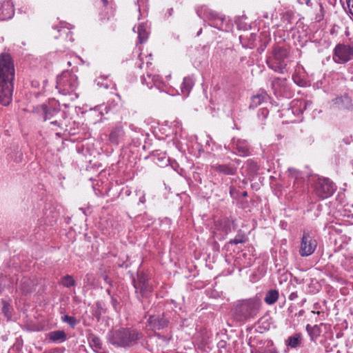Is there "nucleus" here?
Here are the masks:
<instances>
[{"label": "nucleus", "mask_w": 353, "mask_h": 353, "mask_svg": "<svg viewBox=\"0 0 353 353\" xmlns=\"http://www.w3.org/2000/svg\"><path fill=\"white\" fill-rule=\"evenodd\" d=\"M3 290V285L2 284L1 280L0 279V293L2 292Z\"/></svg>", "instance_id": "38"}, {"label": "nucleus", "mask_w": 353, "mask_h": 353, "mask_svg": "<svg viewBox=\"0 0 353 353\" xmlns=\"http://www.w3.org/2000/svg\"><path fill=\"white\" fill-rule=\"evenodd\" d=\"M261 301L256 297L240 301L234 310V316L238 321L254 318L259 313Z\"/></svg>", "instance_id": "2"}, {"label": "nucleus", "mask_w": 353, "mask_h": 353, "mask_svg": "<svg viewBox=\"0 0 353 353\" xmlns=\"http://www.w3.org/2000/svg\"><path fill=\"white\" fill-rule=\"evenodd\" d=\"M14 14V9L9 1H4L0 8V17L2 19L11 18Z\"/></svg>", "instance_id": "14"}, {"label": "nucleus", "mask_w": 353, "mask_h": 353, "mask_svg": "<svg viewBox=\"0 0 353 353\" xmlns=\"http://www.w3.org/2000/svg\"><path fill=\"white\" fill-rule=\"evenodd\" d=\"M148 79H150L152 80V81L153 82L154 85H156V86H158L159 85V77L158 76H151V75H148Z\"/></svg>", "instance_id": "32"}, {"label": "nucleus", "mask_w": 353, "mask_h": 353, "mask_svg": "<svg viewBox=\"0 0 353 353\" xmlns=\"http://www.w3.org/2000/svg\"><path fill=\"white\" fill-rule=\"evenodd\" d=\"M107 292L111 296V303H112V305L114 309L116 311H118L120 309V303H119L118 299L117 297L111 295L109 290H108Z\"/></svg>", "instance_id": "29"}, {"label": "nucleus", "mask_w": 353, "mask_h": 353, "mask_svg": "<svg viewBox=\"0 0 353 353\" xmlns=\"http://www.w3.org/2000/svg\"><path fill=\"white\" fill-rule=\"evenodd\" d=\"M47 338L53 343H61L66 341L67 335L63 330H54L48 333Z\"/></svg>", "instance_id": "11"}, {"label": "nucleus", "mask_w": 353, "mask_h": 353, "mask_svg": "<svg viewBox=\"0 0 353 353\" xmlns=\"http://www.w3.org/2000/svg\"><path fill=\"white\" fill-rule=\"evenodd\" d=\"M213 168L215 171L227 175H232L236 172V168L230 165H214Z\"/></svg>", "instance_id": "16"}, {"label": "nucleus", "mask_w": 353, "mask_h": 353, "mask_svg": "<svg viewBox=\"0 0 353 353\" xmlns=\"http://www.w3.org/2000/svg\"><path fill=\"white\" fill-rule=\"evenodd\" d=\"M99 353H105V352H99Z\"/></svg>", "instance_id": "44"}, {"label": "nucleus", "mask_w": 353, "mask_h": 353, "mask_svg": "<svg viewBox=\"0 0 353 353\" xmlns=\"http://www.w3.org/2000/svg\"><path fill=\"white\" fill-rule=\"evenodd\" d=\"M284 82V79H281L279 78L274 79L272 82V88L276 90L279 86H280Z\"/></svg>", "instance_id": "30"}, {"label": "nucleus", "mask_w": 353, "mask_h": 353, "mask_svg": "<svg viewBox=\"0 0 353 353\" xmlns=\"http://www.w3.org/2000/svg\"><path fill=\"white\" fill-rule=\"evenodd\" d=\"M52 124H57V121H52L51 122Z\"/></svg>", "instance_id": "42"}, {"label": "nucleus", "mask_w": 353, "mask_h": 353, "mask_svg": "<svg viewBox=\"0 0 353 353\" xmlns=\"http://www.w3.org/2000/svg\"><path fill=\"white\" fill-rule=\"evenodd\" d=\"M317 246L316 239L309 233L304 232L301 238L299 254L301 256H308L312 255Z\"/></svg>", "instance_id": "7"}, {"label": "nucleus", "mask_w": 353, "mask_h": 353, "mask_svg": "<svg viewBox=\"0 0 353 353\" xmlns=\"http://www.w3.org/2000/svg\"><path fill=\"white\" fill-rule=\"evenodd\" d=\"M137 290L139 289L143 296H147L148 293L151 292L152 288L149 284L145 281H142L141 279L138 283L134 285Z\"/></svg>", "instance_id": "21"}, {"label": "nucleus", "mask_w": 353, "mask_h": 353, "mask_svg": "<svg viewBox=\"0 0 353 353\" xmlns=\"http://www.w3.org/2000/svg\"><path fill=\"white\" fill-rule=\"evenodd\" d=\"M140 201L142 202V203H144V201H145L144 196L140 198Z\"/></svg>", "instance_id": "41"}, {"label": "nucleus", "mask_w": 353, "mask_h": 353, "mask_svg": "<svg viewBox=\"0 0 353 353\" xmlns=\"http://www.w3.org/2000/svg\"><path fill=\"white\" fill-rule=\"evenodd\" d=\"M298 3L301 5L312 6L311 0H298Z\"/></svg>", "instance_id": "34"}, {"label": "nucleus", "mask_w": 353, "mask_h": 353, "mask_svg": "<svg viewBox=\"0 0 353 353\" xmlns=\"http://www.w3.org/2000/svg\"><path fill=\"white\" fill-rule=\"evenodd\" d=\"M105 312V310H104V308H103V304L100 303V302H97L96 303V307H95V310H94V315L98 319H99L101 316Z\"/></svg>", "instance_id": "26"}, {"label": "nucleus", "mask_w": 353, "mask_h": 353, "mask_svg": "<svg viewBox=\"0 0 353 353\" xmlns=\"http://www.w3.org/2000/svg\"><path fill=\"white\" fill-rule=\"evenodd\" d=\"M88 340L90 345L94 349L95 352L99 353V351L102 349V343L101 339L98 336L92 334L88 338Z\"/></svg>", "instance_id": "20"}, {"label": "nucleus", "mask_w": 353, "mask_h": 353, "mask_svg": "<svg viewBox=\"0 0 353 353\" xmlns=\"http://www.w3.org/2000/svg\"><path fill=\"white\" fill-rule=\"evenodd\" d=\"M61 321L68 324L72 327H74L79 323V321L74 317L68 315H64L61 316Z\"/></svg>", "instance_id": "25"}, {"label": "nucleus", "mask_w": 353, "mask_h": 353, "mask_svg": "<svg viewBox=\"0 0 353 353\" xmlns=\"http://www.w3.org/2000/svg\"><path fill=\"white\" fill-rule=\"evenodd\" d=\"M142 83L146 84L149 88H152V85H150V83L148 81L145 77L142 78Z\"/></svg>", "instance_id": "36"}, {"label": "nucleus", "mask_w": 353, "mask_h": 353, "mask_svg": "<svg viewBox=\"0 0 353 353\" xmlns=\"http://www.w3.org/2000/svg\"><path fill=\"white\" fill-rule=\"evenodd\" d=\"M61 283L65 287L70 288L75 285V281L71 276L67 275L62 279Z\"/></svg>", "instance_id": "27"}, {"label": "nucleus", "mask_w": 353, "mask_h": 353, "mask_svg": "<svg viewBox=\"0 0 353 353\" xmlns=\"http://www.w3.org/2000/svg\"><path fill=\"white\" fill-rule=\"evenodd\" d=\"M77 85V76L68 71H64L57 77L56 87L63 95L74 94L76 97H78V94L75 92Z\"/></svg>", "instance_id": "4"}, {"label": "nucleus", "mask_w": 353, "mask_h": 353, "mask_svg": "<svg viewBox=\"0 0 353 353\" xmlns=\"http://www.w3.org/2000/svg\"><path fill=\"white\" fill-rule=\"evenodd\" d=\"M148 321V326H150V328L152 330H161L166 327L168 324V321L161 316H151Z\"/></svg>", "instance_id": "10"}, {"label": "nucleus", "mask_w": 353, "mask_h": 353, "mask_svg": "<svg viewBox=\"0 0 353 353\" xmlns=\"http://www.w3.org/2000/svg\"><path fill=\"white\" fill-rule=\"evenodd\" d=\"M332 106L338 109H350L352 107V100L347 94L337 97L332 100Z\"/></svg>", "instance_id": "9"}, {"label": "nucleus", "mask_w": 353, "mask_h": 353, "mask_svg": "<svg viewBox=\"0 0 353 353\" xmlns=\"http://www.w3.org/2000/svg\"><path fill=\"white\" fill-rule=\"evenodd\" d=\"M102 1L103 2L104 5H107L108 3V0H102Z\"/></svg>", "instance_id": "40"}, {"label": "nucleus", "mask_w": 353, "mask_h": 353, "mask_svg": "<svg viewBox=\"0 0 353 353\" xmlns=\"http://www.w3.org/2000/svg\"><path fill=\"white\" fill-rule=\"evenodd\" d=\"M298 298V294L296 292H293L289 295V299L291 301H294Z\"/></svg>", "instance_id": "35"}, {"label": "nucleus", "mask_w": 353, "mask_h": 353, "mask_svg": "<svg viewBox=\"0 0 353 353\" xmlns=\"http://www.w3.org/2000/svg\"><path fill=\"white\" fill-rule=\"evenodd\" d=\"M288 57L287 49L276 46L273 49L272 54L267 59V64L275 72L283 73L287 66L285 59Z\"/></svg>", "instance_id": "5"}, {"label": "nucleus", "mask_w": 353, "mask_h": 353, "mask_svg": "<svg viewBox=\"0 0 353 353\" xmlns=\"http://www.w3.org/2000/svg\"><path fill=\"white\" fill-rule=\"evenodd\" d=\"M234 148L236 149L239 155L242 157L248 156L249 148L247 142L245 140L238 139L236 141H234Z\"/></svg>", "instance_id": "13"}, {"label": "nucleus", "mask_w": 353, "mask_h": 353, "mask_svg": "<svg viewBox=\"0 0 353 353\" xmlns=\"http://www.w3.org/2000/svg\"><path fill=\"white\" fill-rule=\"evenodd\" d=\"M161 339H162L163 341H165V342H168L170 341V338H166L163 336H161Z\"/></svg>", "instance_id": "39"}, {"label": "nucleus", "mask_w": 353, "mask_h": 353, "mask_svg": "<svg viewBox=\"0 0 353 353\" xmlns=\"http://www.w3.org/2000/svg\"><path fill=\"white\" fill-rule=\"evenodd\" d=\"M245 239L243 236H236L234 239L230 241L231 243L238 244L245 242Z\"/></svg>", "instance_id": "31"}, {"label": "nucleus", "mask_w": 353, "mask_h": 353, "mask_svg": "<svg viewBox=\"0 0 353 353\" xmlns=\"http://www.w3.org/2000/svg\"><path fill=\"white\" fill-rule=\"evenodd\" d=\"M137 33L140 43L145 42L148 36V27L145 24L141 23L137 27Z\"/></svg>", "instance_id": "18"}, {"label": "nucleus", "mask_w": 353, "mask_h": 353, "mask_svg": "<svg viewBox=\"0 0 353 353\" xmlns=\"http://www.w3.org/2000/svg\"><path fill=\"white\" fill-rule=\"evenodd\" d=\"M252 353H254L252 352ZM254 353H279L272 341H269L267 345L262 349L256 351Z\"/></svg>", "instance_id": "23"}, {"label": "nucleus", "mask_w": 353, "mask_h": 353, "mask_svg": "<svg viewBox=\"0 0 353 353\" xmlns=\"http://www.w3.org/2000/svg\"><path fill=\"white\" fill-rule=\"evenodd\" d=\"M124 132L123 127L121 125H117L114 127L110 134V140L111 142L117 143L119 140L123 136Z\"/></svg>", "instance_id": "17"}, {"label": "nucleus", "mask_w": 353, "mask_h": 353, "mask_svg": "<svg viewBox=\"0 0 353 353\" xmlns=\"http://www.w3.org/2000/svg\"><path fill=\"white\" fill-rule=\"evenodd\" d=\"M350 13L353 16V0H347Z\"/></svg>", "instance_id": "33"}, {"label": "nucleus", "mask_w": 353, "mask_h": 353, "mask_svg": "<svg viewBox=\"0 0 353 353\" xmlns=\"http://www.w3.org/2000/svg\"><path fill=\"white\" fill-rule=\"evenodd\" d=\"M194 85V81L190 77H185L181 85V92L185 96H188Z\"/></svg>", "instance_id": "19"}, {"label": "nucleus", "mask_w": 353, "mask_h": 353, "mask_svg": "<svg viewBox=\"0 0 353 353\" xmlns=\"http://www.w3.org/2000/svg\"><path fill=\"white\" fill-rule=\"evenodd\" d=\"M57 352H59V351H58V349L56 348V349L50 350L48 351H46L43 353H57Z\"/></svg>", "instance_id": "37"}, {"label": "nucleus", "mask_w": 353, "mask_h": 353, "mask_svg": "<svg viewBox=\"0 0 353 353\" xmlns=\"http://www.w3.org/2000/svg\"><path fill=\"white\" fill-rule=\"evenodd\" d=\"M309 327H310V325H307V327H306L307 330H308Z\"/></svg>", "instance_id": "43"}, {"label": "nucleus", "mask_w": 353, "mask_h": 353, "mask_svg": "<svg viewBox=\"0 0 353 353\" xmlns=\"http://www.w3.org/2000/svg\"><path fill=\"white\" fill-rule=\"evenodd\" d=\"M44 120L52 119L59 112L58 107L43 105L41 106Z\"/></svg>", "instance_id": "12"}, {"label": "nucleus", "mask_w": 353, "mask_h": 353, "mask_svg": "<svg viewBox=\"0 0 353 353\" xmlns=\"http://www.w3.org/2000/svg\"><path fill=\"white\" fill-rule=\"evenodd\" d=\"M336 190L334 183L326 178L319 179L315 186V193L321 199H326L333 194Z\"/></svg>", "instance_id": "6"}, {"label": "nucleus", "mask_w": 353, "mask_h": 353, "mask_svg": "<svg viewBox=\"0 0 353 353\" xmlns=\"http://www.w3.org/2000/svg\"><path fill=\"white\" fill-rule=\"evenodd\" d=\"M14 68L9 54L0 55V103L9 105L12 99Z\"/></svg>", "instance_id": "1"}, {"label": "nucleus", "mask_w": 353, "mask_h": 353, "mask_svg": "<svg viewBox=\"0 0 353 353\" xmlns=\"http://www.w3.org/2000/svg\"><path fill=\"white\" fill-rule=\"evenodd\" d=\"M353 59L349 45L338 44L334 48L333 59L336 63H345Z\"/></svg>", "instance_id": "8"}, {"label": "nucleus", "mask_w": 353, "mask_h": 353, "mask_svg": "<svg viewBox=\"0 0 353 353\" xmlns=\"http://www.w3.org/2000/svg\"><path fill=\"white\" fill-rule=\"evenodd\" d=\"M2 303H3V307H2L3 313L4 314V315L6 317L10 318L11 314H12V310L11 305L6 301H3Z\"/></svg>", "instance_id": "28"}, {"label": "nucleus", "mask_w": 353, "mask_h": 353, "mask_svg": "<svg viewBox=\"0 0 353 353\" xmlns=\"http://www.w3.org/2000/svg\"><path fill=\"white\" fill-rule=\"evenodd\" d=\"M279 298V292L275 290H270L267 292L265 297V301L269 305L274 304Z\"/></svg>", "instance_id": "22"}, {"label": "nucleus", "mask_w": 353, "mask_h": 353, "mask_svg": "<svg viewBox=\"0 0 353 353\" xmlns=\"http://www.w3.org/2000/svg\"><path fill=\"white\" fill-rule=\"evenodd\" d=\"M265 96L262 94H256V95L252 97V98L251 99V103H250V107L253 108H256L262 103V101L265 99Z\"/></svg>", "instance_id": "24"}, {"label": "nucleus", "mask_w": 353, "mask_h": 353, "mask_svg": "<svg viewBox=\"0 0 353 353\" xmlns=\"http://www.w3.org/2000/svg\"><path fill=\"white\" fill-rule=\"evenodd\" d=\"M141 337V334L132 329L122 328L113 331L108 337L112 345L119 347H126L133 345Z\"/></svg>", "instance_id": "3"}, {"label": "nucleus", "mask_w": 353, "mask_h": 353, "mask_svg": "<svg viewBox=\"0 0 353 353\" xmlns=\"http://www.w3.org/2000/svg\"><path fill=\"white\" fill-rule=\"evenodd\" d=\"M302 341V335L300 333H296L290 336L285 341V345L291 348H296L299 347Z\"/></svg>", "instance_id": "15"}]
</instances>
